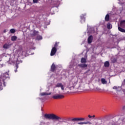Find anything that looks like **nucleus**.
Returning a JSON list of instances; mask_svg holds the SVG:
<instances>
[{
	"label": "nucleus",
	"instance_id": "obj_3",
	"mask_svg": "<svg viewBox=\"0 0 125 125\" xmlns=\"http://www.w3.org/2000/svg\"><path fill=\"white\" fill-rule=\"evenodd\" d=\"M7 78H9V70L2 74L1 76L0 77V90H2V83L4 86H5L4 80H6Z\"/></svg>",
	"mask_w": 125,
	"mask_h": 125
},
{
	"label": "nucleus",
	"instance_id": "obj_27",
	"mask_svg": "<svg viewBox=\"0 0 125 125\" xmlns=\"http://www.w3.org/2000/svg\"><path fill=\"white\" fill-rule=\"evenodd\" d=\"M34 3H38V0H33Z\"/></svg>",
	"mask_w": 125,
	"mask_h": 125
},
{
	"label": "nucleus",
	"instance_id": "obj_10",
	"mask_svg": "<svg viewBox=\"0 0 125 125\" xmlns=\"http://www.w3.org/2000/svg\"><path fill=\"white\" fill-rule=\"evenodd\" d=\"M120 26L122 27V28H125V20H123L121 21Z\"/></svg>",
	"mask_w": 125,
	"mask_h": 125
},
{
	"label": "nucleus",
	"instance_id": "obj_33",
	"mask_svg": "<svg viewBox=\"0 0 125 125\" xmlns=\"http://www.w3.org/2000/svg\"><path fill=\"white\" fill-rule=\"evenodd\" d=\"M16 69H18V65H16Z\"/></svg>",
	"mask_w": 125,
	"mask_h": 125
},
{
	"label": "nucleus",
	"instance_id": "obj_38",
	"mask_svg": "<svg viewBox=\"0 0 125 125\" xmlns=\"http://www.w3.org/2000/svg\"><path fill=\"white\" fill-rule=\"evenodd\" d=\"M88 71H90V70H89Z\"/></svg>",
	"mask_w": 125,
	"mask_h": 125
},
{
	"label": "nucleus",
	"instance_id": "obj_2",
	"mask_svg": "<svg viewBox=\"0 0 125 125\" xmlns=\"http://www.w3.org/2000/svg\"><path fill=\"white\" fill-rule=\"evenodd\" d=\"M44 117L46 120H55L56 121H62V120H63L62 118L52 113L45 114L44 115ZM63 120L64 121H67V122H72L73 123H75V122H82L83 121H84L85 119L84 118H71L70 117H67L63 119Z\"/></svg>",
	"mask_w": 125,
	"mask_h": 125
},
{
	"label": "nucleus",
	"instance_id": "obj_25",
	"mask_svg": "<svg viewBox=\"0 0 125 125\" xmlns=\"http://www.w3.org/2000/svg\"><path fill=\"white\" fill-rule=\"evenodd\" d=\"M107 29H111V23H108L107 24Z\"/></svg>",
	"mask_w": 125,
	"mask_h": 125
},
{
	"label": "nucleus",
	"instance_id": "obj_30",
	"mask_svg": "<svg viewBox=\"0 0 125 125\" xmlns=\"http://www.w3.org/2000/svg\"><path fill=\"white\" fill-rule=\"evenodd\" d=\"M88 117L90 119H91L92 118V116H91L90 115H88Z\"/></svg>",
	"mask_w": 125,
	"mask_h": 125
},
{
	"label": "nucleus",
	"instance_id": "obj_20",
	"mask_svg": "<svg viewBox=\"0 0 125 125\" xmlns=\"http://www.w3.org/2000/svg\"><path fill=\"white\" fill-rule=\"evenodd\" d=\"M17 40V37H16L15 36H12L11 37V41H12V42H14V41H16Z\"/></svg>",
	"mask_w": 125,
	"mask_h": 125
},
{
	"label": "nucleus",
	"instance_id": "obj_21",
	"mask_svg": "<svg viewBox=\"0 0 125 125\" xmlns=\"http://www.w3.org/2000/svg\"><path fill=\"white\" fill-rule=\"evenodd\" d=\"M9 45H8L7 43H5V44L3 45V48H5V49L8 48Z\"/></svg>",
	"mask_w": 125,
	"mask_h": 125
},
{
	"label": "nucleus",
	"instance_id": "obj_35",
	"mask_svg": "<svg viewBox=\"0 0 125 125\" xmlns=\"http://www.w3.org/2000/svg\"><path fill=\"white\" fill-rule=\"evenodd\" d=\"M6 31L5 30H4V33H5Z\"/></svg>",
	"mask_w": 125,
	"mask_h": 125
},
{
	"label": "nucleus",
	"instance_id": "obj_8",
	"mask_svg": "<svg viewBox=\"0 0 125 125\" xmlns=\"http://www.w3.org/2000/svg\"><path fill=\"white\" fill-rule=\"evenodd\" d=\"M93 40V36L92 35H90L88 37L87 39L88 43H91L92 42V41Z\"/></svg>",
	"mask_w": 125,
	"mask_h": 125
},
{
	"label": "nucleus",
	"instance_id": "obj_6",
	"mask_svg": "<svg viewBox=\"0 0 125 125\" xmlns=\"http://www.w3.org/2000/svg\"><path fill=\"white\" fill-rule=\"evenodd\" d=\"M56 87H61L62 90H64V85L62 83H58L55 86Z\"/></svg>",
	"mask_w": 125,
	"mask_h": 125
},
{
	"label": "nucleus",
	"instance_id": "obj_13",
	"mask_svg": "<svg viewBox=\"0 0 125 125\" xmlns=\"http://www.w3.org/2000/svg\"><path fill=\"white\" fill-rule=\"evenodd\" d=\"M104 66L106 68H108L110 66V62L108 61H106L104 63Z\"/></svg>",
	"mask_w": 125,
	"mask_h": 125
},
{
	"label": "nucleus",
	"instance_id": "obj_24",
	"mask_svg": "<svg viewBox=\"0 0 125 125\" xmlns=\"http://www.w3.org/2000/svg\"><path fill=\"white\" fill-rule=\"evenodd\" d=\"M37 40L38 41H40V40H42V37L41 36H37Z\"/></svg>",
	"mask_w": 125,
	"mask_h": 125
},
{
	"label": "nucleus",
	"instance_id": "obj_37",
	"mask_svg": "<svg viewBox=\"0 0 125 125\" xmlns=\"http://www.w3.org/2000/svg\"><path fill=\"white\" fill-rule=\"evenodd\" d=\"M63 123H66V122L65 121H63Z\"/></svg>",
	"mask_w": 125,
	"mask_h": 125
},
{
	"label": "nucleus",
	"instance_id": "obj_17",
	"mask_svg": "<svg viewBox=\"0 0 125 125\" xmlns=\"http://www.w3.org/2000/svg\"><path fill=\"white\" fill-rule=\"evenodd\" d=\"M119 31L122 32V33H125V29L118 26V27Z\"/></svg>",
	"mask_w": 125,
	"mask_h": 125
},
{
	"label": "nucleus",
	"instance_id": "obj_26",
	"mask_svg": "<svg viewBox=\"0 0 125 125\" xmlns=\"http://www.w3.org/2000/svg\"><path fill=\"white\" fill-rule=\"evenodd\" d=\"M112 63H116L117 62V59L113 58L112 59Z\"/></svg>",
	"mask_w": 125,
	"mask_h": 125
},
{
	"label": "nucleus",
	"instance_id": "obj_34",
	"mask_svg": "<svg viewBox=\"0 0 125 125\" xmlns=\"http://www.w3.org/2000/svg\"><path fill=\"white\" fill-rule=\"evenodd\" d=\"M92 118H95V115H93V116H92Z\"/></svg>",
	"mask_w": 125,
	"mask_h": 125
},
{
	"label": "nucleus",
	"instance_id": "obj_9",
	"mask_svg": "<svg viewBox=\"0 0 125 125\" xmlns=\"http://www.w3.org/2000/svg\"><path fill=\"white\" fill-rule=\"evenodd\" d=\"M55 70H56V66H55L54 63H53L51 66V72H54Z\"/></svg>",
	"mask_w": 125,
	"mask_h": 125
},
{
	"label": "nucleus",
	"instance_id": "obj_19",
	"mask_svg": "<svg viewBox=\"0 0 125 125\" xmlns=\"http://www.w3.org/2000/svg\"><path fill=\"white\" fill-rule=\"evenodd\" d=\"M39 31H34L33 33L31 35L32 37H35V36H38Z\"/></svg>",
	"mask_w": 125,
	"mask_h": 125
},
{
	"label": "nucleus",
	"instance_id": "obj_11",
	"mask_svg": "<svg viewBox=\"0 0 125 125\" xmlns=\"http://www.w3.org/2000/svg\"><path fill=\"white\" fill-rule=\"evenodd\" d=\"M81 23H84L85 22V18L84 17V16L82 15L81 16Z\"/></svg>",
	"mask_w": 125,
	"mask_h": 125
},
{
	"label": "nucleus",
	"instance_id": "obj_1",
	"mask_svg": "<svg viewBox=\"0 0 125 125\" xmlns=\"http://www.w3.org/2000/svg\"><path fill=\"white\" fill-rule=\"evenodd\" d=\"M67 85L69 90H71L72 92L83 91L85 87L84 83L82 81L79 82L78 78H72Z\"/></svg>",
	"mask_w": 125,
	"mask_h": 125
},
{
	"label": "nucleus",
	"instance_id": "obj_29",
	"mask_svg": "<svg viewBox=\"0 0 125 125\" xmlns=\"http://www.w3.org/2000/svg\"><path fill=\"white\" fill-rule=\"evenodd\" d=\"M113 89H118V87L117 86H114L113 87Z\"/></svg>",
	"mask_w": 125,
	"mask_h": 125
},
{
	"label": "nucleus",
	"instance_id": "obj_32",
	"mask_svg": "<svg viewBox=\"0 0 125 125\" xmlns=\"http://www.w3.org/2000/svg\"><path fill=\"white\" fill-rule=\"evenodd\" d=\"M123 110H125V105H124V106L123 107Z\"/></svg>",
	"mask_w": 125,
	"mask_h": 125
},
{
	"label": "nucleus",
	"instance_id": "obj_23",
	"mask_svg": "<svg viewBox=\"0 0 125 125\" xmlns=\"http://www.w3.org/2000/svg\"><path fill=\"white\" fill-rule=\"evenodd\" d=\"M59 44V42H56L54 44V46L53 47H55V48H56V47H58Z\"/></svg>",
	"mask_w": 125,
	"mask_h": 125
},
{
	"label": "nucleus",
	"instance_id": "obj_31",
	"mask_svg": "<svg viewBox=\"0 0 125 125\" xmlns=\"http://www.w3.org/2000/svg\"><path fill=\"white\" fill-rule=\"evenodd\" d=\"M96 89H97V90H101L100 88H96Z\"/></svg>",
	"mask_w": 125,
	"mask_h": 125
},
{
	"label": "nucleus",
	"instance_id": "obj_28",
	"mask_svg": "<svg viewBox=\"0 0 125 125\" xmlns=\"http://www.w3.org/2000/svg\"><path fill=\"white\" fill-rule=\"evenodd\" d=\"M75 125V123H68L67 125Z\"/></svg>",
	"mask_w": 125,
	"mask_h": 125
},
{
	"label": "nucleus",
	"instance_id": "obj_12",
	"mask_svg": "<svg viewBox=\"0 0 125 125\" xmlns=\"http://www.w3.org/2000/svg\"><path fill=\"white\" fill-rule=\"evenodd\" d=\"M104 20L105 21H106V22H108V21H110V16L109 15V14H107L104 18Z\"/></svg>",
	"mask_w": 125,
	"mask_h": 125
},
{
	"label": "nucleus",
	"instance_id": "obj_15",
	"mask_svg": "<svg viewBox=\"0 0 125 125\" xmlns=\"http://www.w3.org/2000/svg\"><path fill=\"white\" fill-rule=\"evenodd\" d=\"M81 62L83 64H85V63H86V59L84 58H82Z\"/></svg>",
	"mask_w": 125,
	"mask_h": 125
},
{
	"label": "nucleus",
	"instance_id": "obj_14",
	"mask_svg": "<svg viewBox=\"0 0 125 125\" xmlns=\"http://www.w3.org/2000/svg\"><path fill=\"white\" fill-rule=\"evenodd\" d=\"M50 94H51V93H47L46 92H42V93H40V95L41 96H44L45 95H50Z\"/></svg>",
	"mask_w": 125,
	"mask_h": 125
},
{
	"label": "nucleus",
	"instance_id": "obj_5",
	"mask_svg": "<svg viewBox=\"0 0 125 125\" xmlns=\"http://www.w3.org/2000/svg\"><path fill=\"white\" fill-rule=\"evenodd\" d=\"M56 52H57V49H56L55 47H53L51 51L50 56H54Z\"/></svg>",
	"mask_w": 125,
	"mask_h": 125
},
{
	"label": "nucleus",
	"instance_id": "obj_16",
	"mask_svg": "<svg viewBox=\"0 0 125 125\" xmlns=\"http://www.w3.org/2000/svg\"><path fill=\"white\" fill-rule=\"evenodd\" d=\"M80 68H86L87 67V64H80L79 65Z\"/></svg>",
	"mask_w": 125,
	"mask_h": 125
},
{
	"label": "nucleus",
	"instance_id": "obj_4",
	"mask_svg": "<svg viewBox=\"0 0 125 125\" xmlns=\"http://www.w3.org/2000/svg\"><path fill=\"white\" fill-rule=\"evenodd\" d=\"M64 96L62 95H60L58 94H56L52 96V98L53 99L57 100V99H62L64 98Z\"/></svg>",
	"mask_w": 125,
	"mask_h": 125
},
{
	"label": "nucleus",
	"instance_id": "obj_7",
	"mask_svg": "<svg viewBox=\"0 0 125 125\" xmlns=\"http://www.w3.org/2000/svg\"><path fill=\"white\" fill-rule=\"evenodd\" d=\"M78 125H92V123L89 121H87L86 122H78L77 123Z\"/></svg>",
	"mask_w": 125,
	"mask_h": 125
},
{
	"label": "nucleus",
	"instance_id": "obj_18",
	"mask_svg": "<svg viewBox=\"0 0 125 125\" xmlns=\"http://www.w3.org/2000/svg\"><path fill=\"white\" fill-rule=\"evenodd\" d=\"M101 82H102V83H103V84H107V81H106V80L104 78H102L101 79Z\"/></svg>",
	"mask_w": 125,
	"mask_h": 125
},
{
	"label": "nucleus",
	"instance_id": "obj_36",
	"mask_svg": "<svg viewBox=\"0 0 125 125\" xmlns=\"http://www.w3.org/2000/svg\"><path fill=\"white\" fill-rule=\"evenodd\" d=\"M15 72H17V70H15Z\"/></svg>",
	"mask_w": 125,
	"mask_h": 125
},
{
	"label": "nucleus",
	"instance_id": "obj_22",
	"mask_svg": "<svg viewBox=\"0 0 125 125\" xmlns=\"http://www.w3.org/2000/svg\"><path fill=\"white\" fill-rule=\"evenodd\" d=\"M10 32L11 34H14V33H15V29H11L10 30Z\"/></svg>",
	"mask_w": 125,
	"mask_h": 125
}]
</instances>
